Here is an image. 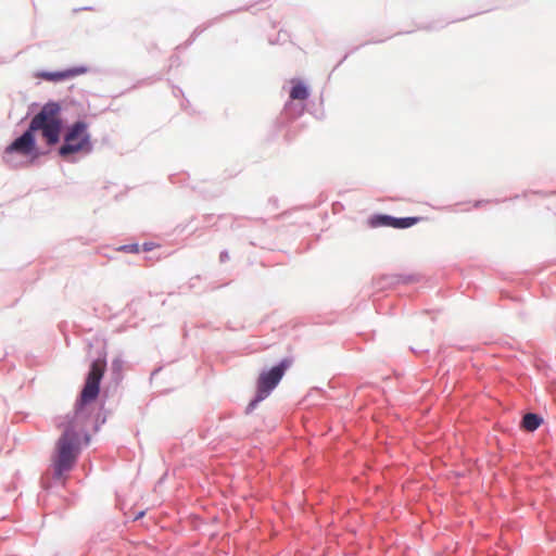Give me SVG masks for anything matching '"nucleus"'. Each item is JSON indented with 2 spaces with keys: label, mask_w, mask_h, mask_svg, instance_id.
I'll return each mask as SVG.
<instances>
[{
  "label": "nucleus",
  "mask_w": 556,
  "mask_h": 556,
  "mask_svg": "<svg viewBox=\"0 0 556 556\" xmlns=\"http://www.w3.org/2000/svg\"><path fill=\"white\" fill-rule=\"evenodd\" d=\"M105 368L104 359L99 358L92 362L73 416H67L66 420L59 426L63 429V433L58 440L54 458V470L58 477H62L65 471L72 469L79 453L80 438L83 435L87 438L86 427L91 414L88 404L96 401L99 395Z\"/></svg>",
  "instance_id": "f257e3e1"
},
{
  "label": "nucleus",
  "mask_w": 556,
  "mask_h": 556,
  "mask_svg": "<svg viewBox=\"0 0 556 556\" xmlns=\"http://www.w3.org/2000/svg\"><path fill=\"white\" fill-rule=\"evenodd\" d=\"M61 106L55 102L45 104L30 121L29 129L40 131L48 146L59 142L62 130Z\"/></svg>",
  "instance_id": "f03ea898"
},
{
  "label": "nucleus",
  "mask_w": 556,
  "mask_h": 556,
  "mask_svg": "<svg viewBox=\"0 0 556 556\" xmlns=\"http://www.w3.org/2000/svg\"><path fill=\"white\" fill-rule=\"evenodd\" d=\"M291 366V359L285 358L277 366L273 367L269 371L260 375L257 380V393L254 401L250 403L254 407L258 402L266 399L269 393L276 388L285 371Z\"/></svg>",
  "instance_id": "7ed1b4c3"
},
{
  "label": "nucleus",
  "mask_w": 556,
  "mask_h": 556,
  "mask_svg": "<svg viewBox=\"0 0 556 556\" xmlns=\"http://www.w3.org/2000/svg\"><path fill=\"white\" fill-rule=\"evenodd\" d=\"M83 150H89V135L84 122H76L64 137V144L60 148L61 156H67Z\"/></svg>",
  "instance_id": "20e7f679"
},
{
  "label": "nucleus",
  "mask_w": 556,
  "mask_h": 556,
  "mask_svg": "<svg viewBox=\"0 0 556 556\" xmlns=\"http://www.w3.org/2000/svg\"><path fill=\"white\" fill-rule=\"evenodd\" d=\"M35 144L34 134L28 128L21 137L7 147L5 155H10L12 153L28 155L34 151Z\"/></svg>",
  "instance_id": "39448f33"
},
{
  "label": "nucleus",
  "mask_w": 556,
  "mask_h": 556,
  "mask_svg": "<svg viewBox=\"0 0 556 556\" xmlns=\"http://www.w3.org/2000/svg\"><path fill=\"white\" fill-rule=\"evenodd\" d=\"M87 72V68L84 66H77L72 67L65 71H59V72H39L36 74V77L41 78L47 81H62L66 79L74 78L76 76H79L81 74H85Z\"/></svg>",
  "instance_id": "423d86ee"
},
{
  "label": "nucleus",
  "mask_w": 556,
  "mask_h": 556,
  "mask_svg": "<svg viewBox=\"0 0 556 556\" xmlns=\"http://www.w3.org/2000/svg\"><path fill=\"white\" fill-rule=\"evenodd\" d=\"M421 218L420 217H405V218H395L388 215H379L376 216L371 220L372 226H389L393 228H408L413 225L417 224Z\"/></svg>",
  "instance_id": "0eeeda50"
},
{
  "label": "nucleus",
  "mask_w": 556,
  "mask_h": 556,
  "mask_svg": "<svg viewBox=\"0 0 556 556\" xmlns=\"http://www.w3.org/2000/svg\"><path fill=\"white\" fill-rule=\"evenodd\" d=\"M309 93H308V90L306 88V86L301 83V81H296L291 91H290V98L292 100H306L308 98Z\"/></svg>",
  "instance_id": "6e6552de"
},
{
  "label": "nucleus",
  "mask_w": 556,
  "mask_h": 556,
  "mask_svg": "<svg viewBox=\"0 0 556 556\" xmlns=\"http://www.w3.org/2000/svg\"><path fill=\"white\" fill-rule=\"evenodd\" d=\"M541 424L542 419L535 414L528 413L523 416L522 427L528 431L536 430Z\"/></svg>",
  "instance_id": "1a4fd4ad"
},
{
  "label": "nucleus",
  "mask_w": 556,
  "mask_h": 556,
  "mask_svg": "<svg viewBox=\"0 0 556 556\" xmlns=\"http://www.w3.org/2000/svg\"><path fill=\"white\" fill-rule=\"evenodd\" d=\"M118 250H121V251H126V252H130V253H138V252L140 251V249H139V245H138V244L123 245V247H121Z\"/></svg>",
  "instance_id": "9d476101"
},
{
  "label": "nucleus",
  "mask_w": 556,
  "mask_h": 556,
  "mask_svg": "<svg viewBox=\"0 0 556 556\" xmlns=\"http://www.w3.org/2000/svg\"><path fill=\"white\" fill-rule=\"evenodd\" d=\"M153 247H154L153 243H144L143 244V250L144 251H150V250L153 249Z\"/></svg>",
  "instance_id": "9b49d317"
},
{
  "label": "nucleus",
  "mask_w": 556,
  "mask_h": 556,
  "mask_svg": "<svg viewBox=\"0 0 556 556\" xmlns=\"http://www.w3.org/2000/svg\"><path fill=\"white\" fill-rule=\"evenodd\" d=\"M9 155L4 154L5 162H9V159H7Z\"/></svg>",
  "instance_id": "f8f14e48"
}]
</instances>
